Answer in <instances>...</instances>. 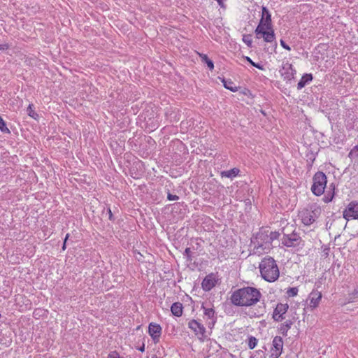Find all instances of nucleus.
Instances as JSON below:
<instances>
[{"instance_id":"13","label":"nucleus","mask_w":358,"mask_h":358,"mask_svg":"<svg viewBox=\"0 0 358 358\" xmlns=\"http://www.w3.org/2000/svg\"><path fill=\"white\" fill-rule=\"evenodd\" d=\"M281 76L283 77L285 80H292L294 75L296 74V70L293 69L292 64L286 62L282 64V69L280 70Z\"/></svg>"},{"instance_id":"17","label":"nucleus","mask_w":358,"mask_h":358,"mask_svg":"<svg viewBox=\"0 0 358 358\" xmlns=\"http://www.w3.org/2000/svg\"><path fill=\"white\" fill-rule=\"evenodd\" d=\"M335 189L336 186L334 183H331L329 187V190L327 192L326 194L323 198V201L324 203H327L333 200L335 195Z\"/></svg>"},{"instance_id":"44","label":"nucleus","mask_w":358,"mask_h":358,"mask_svg":"<svg viewBox=\"0 0 358 358\" xmlns=\"http://www.w3.org/2000/svg\"><path fill=\"white\" fill-rule=\"evenodd\" d=\"M152 358H157V357H152Z\"/></svg>"},{"instance_id":"25","label":"nucleus","mask_w":358,"mask_h":358,"mask_svg":"<svg viewBox=\"0 0 358 358\" xmlns=\"http://www.w3.org/2000/svg\"><path fill=\"white\" fill-rule=\"evenodd\" d=\"M27 115L34 120H38L39 115L34 110V105L30 103L27 108Z\"/></svg>"},{"instance_id":"41","label":"nucleus","mask_w":358,"mask_h":358,"mask_svg":"<svg viewBox=\"0 0 358 358\" xmlns=\"http://www.w3.org/2000/svg\"><path fill=\"white\" fill-rule=\"evenodd\" d=\"M264 312H265V308H264V307H263L261 308L259 313L258 315H257V316L259 317L260 315H263Z\"/></svg>"},{"instance_id":"31","label":"nucleus","mask_w":358,"mask_h":358,"mask_svg":"<svg viewBox=\"0 0 358 358\" xmlns=\"http://www.w3.org/2000/svg\"><path fill=\"white\" fill-rule=\"evenodd\" d=\"M246 61H248L252 66L257 68L258 69L263 70V66L261 64L254 62L249 57H245Z\"/></svg>"},{"instance_id":"34","label":"nucleus","mask_w":358,"mask_h":358,"mask_svg":"<svg viewBox=\"0 0 358 358\" xmlns=\"http://www.w3.org/2000/svg\"><path fill=\"white\" fill-rule=\"evenodd\" d=\"M167 199L169 201H177V200L179 199V196H177V195L172 194L168 192Z\"/></svg>"},{"instance_id":"1","label":"nucleus","mask_w":358,"mask_h":358,"mask_svg":"<svg viewBox=\"0 0 358 358\" xmlns=\"http://www.w3.org/2000/svg\"><path fill=\"white\" fill-rule=\"evenodd\" d=\"M262 294L252 287H245L235 290L231 295V303L236 306H252L259 301Z\"/></svg>"},{"instance_id":"38","label":"nucleus","mask_w":358,"mask_h":358,"mask_svg":"<svg viewBox=\"0 0 358 358\" xmlns=\"http://www.w3.org/2000/svg\"><path fill=\"white\" fill-rule=\"evenodd\" d=\"M10 45L8 43L0 44V50H6L9 48Z\"/></svg>"},{"instance_id":"36","label":"nucleus","mask_w":358,"mask_h":358,"mask_svg":"<svg viewBox=\"0 0 358 358\" xmlns=\"http://www.w3.org/2000/svg\"><path fill=\"white\" fill-rule=\"evenodd\" d=\"M280 42L281 46L283 48H285V50H291V48L288 45H287L286 43L282 39H281Z\"/></svg>"},{"instance_id":"6","label":"nucleus","mask_w":358,"mask_h":358,"mask_svg":"<svg viewBox=\"0 0 358 358\" xmlns=\"http://www.w3.org/2000/svg\"><path fill=\"white\" fill-rule=\"evenodd\" d=\"M301 241L300 236L294 231L291 234H284L281 238V243L288 248L299 247Z\"/></svg>"},{"instance_id":"35","label":"nucleus","mask_w":358,"mask_h":358,"mask_svg":"<svg viewBox=\"0 0 358 358\" xmlns=\"http://www.w3.org/2000/svg\"><path fill=\"white\" fill-rule=\"evenodd\" d=\"M107 358H120V357L116 351H113L108 355Z\"/></svg>"},{"instance_id":"11","label":"nucleus","mask_w":358,"mask_h":358,"mask_svg":"<svg viewBox=\"0 0 358 358\" xmlns=\"http://www.w3.org/2000/svg\"><path fill=\"white\" fill-rule=\"evenodd\" d=\"M257 26L267 27L268 29H271L272 27L271 15L268 9L266 6L262 7V16L259 20V23Z\"/></svg>"},{"instance_id":"39","label":"nucleus","mask_w":358,"mask_h":358,"mask_svg":"<svg viewBox=\"0 0 358 358\" xmlns=\"http://www.w3.org/2000/svg\"><path fill=\"white\" fill-rule=\"evenodd\" d=\"M68 243L67 241V234L64 238L63 245H62V250H64L66 249V245Z\"/></svg>"},{"instance_id":"4","label":"nucleus","mask_w":358,"mask_h":358,"mask_svg":"<svg viewBox=\"0 0 358 358\" xmlns=\"http://www.w3.org/2000/svg\"><path fill=\"white\" fill-rule=\"evenodd\" d=\"M321 213V207L316 203H313L300 211L299 216L304 225L310 226L315 222Z\"/></svg>"},{"instance_id":"24","label":"nucleus","mask_w":358,"mask_h":358,"mask_svg":"<svg viewBox=\"0 0 358 358\" xmlns=\"http://www.w3.org/2000/svg\"><path fill=\"white\" fill-rule=\"evenodd\" d=\"M222 82L226 89L229 90L231 92H236L237 90V87L231 80L222 78Z\"/></svg>"},{"instance_id":"9","label":"nucleus","mask_w":358,"mask_h":358,"mask_svg":"<svg viewBox=\"0 0 358 358\" xmlns=\"http://www.w3.org/2000/svg\"><path fill=\"white\" fill-rule=\"evenodd\" d=\"M283 341L280 336H276L272 342L271 354L269 358H278L282 352Z\"/></svg>"},{"instance_id":"29","label":"nucleus","mask_w":358,"mask_h":358,"mask_svg":"<svg viewBox=\"0 0 358 358\" xmlns=\"http://www.w3.org/2000/svg\"><path fill=\"white\" fill-rule=\"evenodd\" d=\"M349 157L358 158V145L355 146L349 152Z\"/></svg>"},{"instance_id":"33","label":"nucleus","mask_w":358,"mask_h":358,"mask_svg":"<svg viewBox=\"0 0 358 358\" xmlns=\"http://www.w3.org/2000/svg\"><path fill=\"white\" fill-rule=\"evenodd\" d=\"M243 41L248 47L252 46V39L250 35L243 36Z\"/></svg>"},{"instance_id":"21","label":"nucleus","mask_w":358,"mask_h":358,"mask_svg":"<svg viewBox=\"0 0 358 358\" xmlns=\"http://www.w3.org/2000/svg\"><path fill=\"white\" fill-rule=\"evenodd\" d=\"M292 324L293 321L290 320L285 321L280 325V327L279 329L280 333L282 334L283 336H287V331L291 328Z\"/></svg>"},{"instance_id":"5","label":"nucleus","mask_w":358,"mask_h":358,"mask_svg":"<svg viewBox=\"0 0 358 358\" xmlns=\"http://www.w3.org/2000/svg\"><path fill=\"white\" fill-rule=\"evenodd\" d=\"M327 178L324 173L322 171L316 172L313 177V185L311 191L315 196H321L324 192L327 187Z\"/></svg>"},{"instance_id":"7","label":"nucleus","mask_w":358,"mask_h":358,"mask_svg":"<svg viewBox=\"0 0 358 358\" xmlns=\"http://www.w3.org/2000/svg\"><path fill=\"white\" fill-rule=\"evenodd\" d=\"M255 32L257 38L262 37L264 41L267 43H271L275 39V33L272 28L268 29L267 27L257 26Z\"/></svg>"},{"instance_id":"22","label":"nucleus","mask_w":358,"mask_h":358,"mask_svg":"<svg viewBox=\"0 0 358 358\" xmlns=\"http://www.w3.org/2000/svg\"><path fill=\"white\" fill-rule=\"evenodd\" d=\"M199 57L203 63L206 64L208 68L213 71L214 69V63L213 62L208 58V57L203 53H199Z\"/></svg>"},{"instance_id":"23","label":"nucleus","mask_w":358,"mask_h":358,"mask_svg":"<svg viewBox=\"0 0 358 358\" xmlns=\"http://www.w3.org/2000/svg\"><path fill=\"white\" fill-rule=\"evenodd\" d=\"M313 296L310 299V306L313 307H316L319 304V302L322 298V294L320 292H312L310 294Z\"/></svg>"},{"instance_id":"43","label":"nucleus","mask_w":358,"mask_h":358,"mask_svg":"<svg viewBox=\"0 0 358 358\" xmlns=\"http://www.w3.org/2000/svg\"><path fill=\"white\" fill-rule=\"evenodd\" d=\"M329 249H326V250H324L325 254H326L327 255H328V252H329Z\"/></svg>"},{"instance_id":"27","label":"nucleus","mask_w":358,"mask_h":358,"mask_svg":"<svg viewBox=\"0 0 358 358\" xmlns=\"http://www.w3.org/2000/svg\"><path fill=\"white\" fill-rule=\"evenodd\" d=\"M257 343H258V340L255 336H250L248 338V348L250 350L254 349L257 346Z\"/></svg>"},{"instance_id":"3","label":"nucleus","mask_w":358,"mask_h":358,"mask_svg":"<svg viewBox=\"0 0 358 358\" xmlns=\"http://www.w3.org/2000/svg\"><path fill=\"white\" fill-rule=\"evenodd\" d=\"M251 244L257 253H268L272 248L268 231H260L251 238Z\"/></svg>"},{"instance_id":"10","label":"nucleus","mask_w":358,"mask_h":358,"mask_svg":"<svg viewBox=\"0 0 358 358\" xmlns=\"http://www.w3.org/2000/svg\"><path fill=\"white\" fill-rule=\"evenodd\" d=\"M201 309L203 310L204 316L208 320L206 322L207 326L212 329L217 321L215 310L211 307H206L203 303L201 306Z\"/></svg>"},{"instance_id":"40","label":"nucleus","mask_w":358,"mask_h":358,"mask_svg":"<svg viewBox=\"0 0 358 358\" xmlns=\"http://www.w3.org/2000/svg\"><path fill=\"white\" fill-rule=\"evenodd\" d=\"M215 1L217 2L219 6H220V7H222V8L224 7V2H223L224 0H215Z\"/></svg>"},{"instance_id":"30","label":"nucleus","mask_w":358,"mask_h":358,"mask_svg":"<svg viewBox=\"0 0 358 358\" xmlns=\"http://www.w3.org/2000/svg\"><path fill=\"white\" fill-rule=\"evenodd\" d=\"M183 255L185 257L187 262H191L192 261V251L189 248H187L185 250Z\"/></svg>"},{"instance_id":"12","label":"nucleus","mask_w":358,"mask_h":358,"mask_svg":"<svg viewBox=\"0 0 358 358\" xmlns=\"http://www.w3.org/2000/svg\"><path fill=\"white\" fill-rule=\"evenodd\" d=\"M188 327L192 330L200 339L205 337L206 328L196 320H191L188 322Z\"/></svg>"},{"instance_id":"2","label":"nucleus","mask_w":358,"mask_h":358,"mask_svg":"<svg viewBox=\"0 0 358 358\" xmlns=\"http://www.w3.org/2000/svg\"><path fill=\"white\" fill-rule=\"evenodd\" d=\"M261 276L267 282H275L280 275L279 268L273 257H264L259 265Z\"/></svg>"},{"instance_id":"14","label":"nucleus","mask_w":358,"mask_h":358,"mask_svg":"<svg viewBox=\"0 0 358 358\" xmlns=\"http://www.w3.org/2000/svg\"><path fill=\"white\" fill-rule=\"evenodd\" d=\"M162 331V329L159 324L154 322L150 323L148 327V333L155 343L159 341Z\"/></svg>"},{"instance_id":"15","label":"nucleus","mask_w":358,"mask_h":358,"mask_svg":"<svg viewBox=\"0 0 358 358\" xmlns=\"http://www.w3.org/2000/svg\"><path fill=\"white\" fill-rule=\"evenodd\" d=\"M288 308L287 303H278L273 310V319L277 322L282 321L285 318L283 315L287 311Z\"/></svg>"},{"instance_id":"8","label":"nucleus","mask_w":358,"mask_h":358,"mask_svg":"<svg viewBox=\"0 0 358 358\" xmlns=\"http://www.w3.org/2000/svg\"><path fill=\"white\" fill-rule=\"evenodd\" d=\"M343 216L346 220L358 219V201H352L348 203L343 212Z\"/></svg>"},{"instance_id":"19","label":"nucleus","mask_w":358,"mask_h":358,"mask_svg":"<svg viewBox=\"0 0 358 358\" xmlns=\"http://www.w3.org/2000/svg\"><path fill=\"white\" fill-rule=\"evenodd\" d=\"M182 304L180 302L173 303L171 306V311L174 316L180 317L182 314Z\"/></svg>"},{"instance_id":"32","label":"nucleus","mask_w":358,"mask_h":358,"mask_svg":"<svg viewBox=\"0 0 358 358\" xmlns=\"http://www.w3.org/2000/svg\"><path fill=\"white\" fill-rule=\"evenodd\" d=\"M298 288L297 287H290L287 291V294L289 296H294L297 295Z\"/></svg>"},{"instance_id":"20","label":"nucleus","mask_w":358,"mask_h":358,"mask_svg":"<svg viewBox=\"0 0 358 358\" xmlns=\"http://www.w3.org/2000/svg\"><path fill=\"white\" fill-rule=\"evenodd\" d=\"M240 173V170L238 168H233L228 171H223L221 172V176L233 179L236 177Z\"/></svg>"},{"instance_id":"42","label":"nucleus","mask_w":358,"mask_h":358,"mask_svg":"<svg viewBox=\"0 0 358 358\" xmlns=\"http://www.w3.org/2000/svg\"><path fill=\"white\" fill-rule=\"evenodd\" d=\"M138 350L141 352H144L145 351V344H143L141 347H139L138 348Z\"/></svg>"},{"instance_id":"18","label":"nucleus","mask_w":358,"mask_h":358,"mask_svg":"<svg viewBox=\"0 0 358 358\" xmlns=\"http://www.w3.org/2000/svg\"><path fill=\"white\" fill-rule=\"evenodd\" d=\"M313 78V75L311 73L304 74L297 84V89L301 90L308 83L312 81Z\"/></svg>"},{"instance_id":"28","label":"nucleus","mask_w":358,"mask_h":358,"mask_svg":"<svg viewBox=\"0 0 358 358\" xmlns=\"http://www.w3.org/2000/svg\"><path fill=\"white\" fill-rule=\"evenodd\" d=\"M268 238L270 239V243L272 244L274 240H276L280 236V233L278 231H271L268 234Z\"/></svg>"},{"instance_id":"26","label":"nucleus","mask_w":358,"mask_h":358,"mask_svg":"<svg viewBox=\"0 0 358 358\" xmlns=\"http://www.w3.org/2000/svg\"><path fill=\"white\" fill-rule=\"evenodd\" d=\"M0 131L4 134H10V131L6 126V122L3 120V118L0 116Z\"/></svg>"},{"instance_id":"16","label":"nucleus","mask_w":358,"mask_h":358,"mask_svg":"<svg viewBox=\"0 0 358 358\" xmlns=\"http://www.w3.org/2000/svg\"><path fill=\"white\" fill-rule=\"evenodd\" d=\"M216 284V280L213 273L209 274L205 277L201 282V287L206 292L211 290Z\"/></svg>"},{"instance_id":"37","label":"nucleus","mask_w":358,"mask_h":358,"mask_svg":"<svg viewBox=\"0 0 358 358\" xmlns=\"http://www.w3.org/2000/svg\"><path fill=\"white\" fill-rule=\"evenodd\" d=\"M107 213L108 214V219L111 221H113L114 217L110 207L107 208Z\"/></svg>"}]
</instances>
